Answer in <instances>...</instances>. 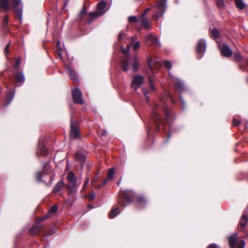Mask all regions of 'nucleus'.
I'll use <instances>...</instances> for the list:
<instances>
[{
  "instance_id": "f257e3e1",
  "label": "nucleus",
  "mask_w": 248,
  "mask_h": 248,
  "mask_svg": "<svg viewBox=\"0 0 248 248\" xmlns=\"http://www.w3.org/2000/svg\"><path fill=\"white\" fill-rule=\"evenodd\" d=\"M153 114L151 119L155 127V131H159L164 129L166 122L169 123L172 118V111L166 106L161 108L159 105L155 103L153 106Z\"/></svg>"
},
{
  "instance_id": "f03ea898",
  "label": "nucleus",
  "mask_w": 248,
  "mask_h": 248,
  "mask_svg": "<svg viewBox=\"0 0 248 248\" xmlns=\"http://www.w3.org/2000/svg\"><path fill=\"white\" fill-rule=\"evenodd\" d=\"M136 200L139 204H145L147 202L146 198L142 195H137L130 190H126L119 193L118 203L122 207H125Z\"/></svg>"
},
{
  "instance_id": "7ed1b4c3",
  "label": "nucleus",
  "mask_w": 248,
  "mask_h": 248,
  "mask_svg": "<svg viewBox=\"0 0 248 248\" xmlns=\"http://www.w3.org/2000/svg\"><path fill=\"white\" fill-rule=\"evenodd\" d=\"M104 14L103 12H91L87 14L86 7L83 4L82 9L78 14V20L80 24H90L94 19H97Z\"/></svg>"
},
{
  "instance_id": "20e7f679",
  "label": "nucleus",
  "mask_w": 248,
  "mask_h": 248,
  "mask_svg": "<svg viewBox=\"0 0 248 248\" xmlns=\"http://www.w3.org/2000/svg\"><path fill=\"white\" fill-rule=\"evenodd\" d=\"M79 124V122L72 116L70 120V135L73 139H77L80 138Z\"/></svg>"
},
{
  "instance_id": "39448f33",
  "label": "nucleus",
  "mask_w": 248,
  "mask_h": 248,
  "mask_svg": "<svg viewBox=\"0 0 248 248\" xmlns=\"http://www.w3.org/2000/svg\"><path fill=\"white\" fill-rule=\"evenodd\" d=\"M166 4V0H159L156 2L155 6L157 11L154 14V17L156 18V20L163 16L167 9Z\"/></svg>"
},
{
  "instance_id": "423d86ee",
  "label": "nucleus",
  "mask_w": 248,
  "mask_h": 248,
  "mask_svg": "<svg viewBox=\"0 0 248 248\" xmlns=\"http://www.w3.org/2000/svg\"><path fill=\"white\" fill-rule=\"evenodd\" d=\"M72 98L74 103L83 105L84 103L81 92L78 88H75L72 90Z\"/></svg>"
},
{
  "instance_id": "0eeeda50",
  "label": "nucleus",
  "mask_w": 248,
  "mask_h": 248,
  "mask_svg": "<svg viewBox=\"0 0 248 248\" xmlns=\"http://www.w3.org/2000/svg\"><path fill=\"white\" fill-rule=\"evenodd\" d=\"M107 182L108 180L107 178H104L102 180L98 174L95 175L91 180L92 186L96 189H100L102 186L106 185Z\"/></svg>"
},
{
  "instance_id": "6e6552de",
  "label": "nucleus",
  "mask_w": 248,
  "mask_h": 248,
  "mask_svg": "<svg viewBox=\"0 0 248 248\" xmlns=\"http://www.w3.org/2000/svg\"><path fill=\"white\" fill-rule=\"evenodd\" d=\"M21 2L20 0H12L11 8L13 9L14 13L16 14L17 17L20 22L22 21V10L19 7Z\"/></svg>"
},
{
  "instance_id": "1a4fd4ad",
  "label": "nucleus",
  "mask_w": 248,
  "mask_h": 248,
  "mask_svg": "<svg viewBox=\"0 0 248 248\" xmlns=\"http://www.w3.org/2000/svg\"><path fill=\"white\" fill-rule=\"evenodd\" d=\"M206 50V44L204 40H200L197 46L196 51L198 54L197 57L199 59H201L203 54L205 52Z\"/></svg>"
},
{
  "instance_id": "9d476101",
  "label": "nucleus",
  "mask_w": 248,
  "mask_h": 248,
  "mask_svg": "<svg viewBox=\"0 0 248 248\" xmlns=\"http://www.w3.org/2000/svg\"><path fill=\"white\" fill-rule=\"evenodd\" d=\"M144 78V77L140 75H136L131 83L132 88L136 90L138 88L140 87L143 83Z\"/></svg>"
},
{
  "instance_id": "9b49d317",
  "label": "nucleus",
  "mask_w": 248,
  "mask_h": 248,
  "mask_svg": "<svg viewBox=\"0 0 248 248\" xmlns=\"http://www.w3.org/2000/svg\"><path fill=\"white\" fill-rule=\"evenodd\" d=\"M75 159L80 164L81 168L83 169L86 159L85 154L82 151H78L75 155Z\"/></svg>"
},
{
  "instance_id": "f8f14e48",
  "label": "nucleus",
  "mask_w": 248,
  "mask_h": 248,
  "mask_svg": "<svg viewBox=\"0 0 248 248\" xmlns=\"http://www.w3.org/2000/svg\"><path fill=\"white\" fill-rule=\"evenodd\" d=\"M219 47L221 53L224 57H230L232 55V51L227 45L223 44Z\"/></svg>"
},
{
  "instance_id": "ddd939ff",
  "label": "nucleus",
  "mask_w": 248,
  "mask_h": 248,
  "mask_svg": "<svg viewBox=\"0 0 248 248\" xmlns=\"http://www.w3.org/2000/svg\"><path fill=\"white\" fill-rule=\"evenodd\" d=\"M146 41L147 43L150 45L155 46H160V44L157 38L149 34L146 37Z\"/></svg>"
},
{
  "instance_id": "4468645a",
  "label": "nucleus",
  "mask_w": 248,
  "mask_h": 248,
  "mask_svg": "<svg viewBox=\"0 0 248 248\" xmlns=\"http://www.w3.org/2000/svg\"><path fill=\"white\" fill-rule=\"evenodd\" d=\"M228 242L230 248H236L237 242V234H233L228 237Z\"/></svg>"
},
{
  "instance_id": "2eb2a0df",
  "label": "nucleus",
  "mask_w": 248,
  "mask_h": 248,
  "mask_svg": "<svg viewBox=\"0 0 248 248\" xmlns=\"http://www.w3.org/2000/svg\"><path fill=\"white\" fill-rule=\"evenodd\" d=\"M130 60L133 70L135 71L139 70L140 68V64L138 58L134 56L132 57Z\"/></svg>"
},
{
  "instance_id": "dca6fc26",
  "label": "nucleus",
  "mask_w": 248,
  "mask_h": 248,
  "mask_svg": "<svg viewBox=\"0 0 248 248\" xmlns=\"http://www.w3.org/2000/svg\"><path fill=\"white\" fill-rule=\"evenodd\" d=\"M15 96V91L13 90L8 91L5 95L6 100L5 102V106H8L14 99Z\"/></svg>"
},
{
  "instance_id": "f3484780",
  "label": "nucleus",
  "mask_w": 248,
  "mask_h": 248,
  "mask_svg": "<svg viewBox=\"0 0 248 248\" xmlns=\"http://www.w3.org/2000/svg\"><path fill=\"white\" fill-rule=\"evenodd\" d=\"M130 60L125 58L122 60L120 62V65L122 70L124 72H127L129 68Z\"/></svg>"
},
{
  "instance_id": "a211bd4d",
  "label": "nucleus",
  "mask_w": 248,
  "mask_h": 248,
  "mask_svg": "<svg viewBox=\"0 0 248 248\" xmlns=\"http://www.w3.org/2000/svg\"><path fill=\"white\" fill-rule=\"evenodd\" d=\"M11 8L9 0H0V10L8 11Z\"/></svg>"
},
{
  "instance_id": "6ab92c4d",
  "label": "nucleus",
  "mask_w": 248,
  "mask_h": 248,
  "mask_svg": "<svg viewBox=\"0 0 248 248\" xmlns=\"http://www.w3.org/2000/svg\"><path fill=\"white\" fill-rule=\"evenodd\" d=\"M42 229L43 226L41 225H35L30 229L29 233L31 235H35L42 231Z\"/></svg>"
},
{
  "instance_id": "aec40b11",
  "label": "nucleus",
  "mask_w": 248,
  "mask_h": 248,
  "mask_svg": "<svg viewBox=\"0 0 248 248\" xmlns=\"http://www.w3.org/2000/svg\"><path fill=\"white\" fill-rule=\"evenodd\" d=\"M48 149L42 144L39 143L38 146L37 155L41 156H46L47 155Z\"/></svg>"
},
{
  "instance_id": "412c9836",
  "label": "nucleus",
  "mask_w": 248,
  "mask_h": 248,
  "mask_svg": "<svg viewBox=\"0 0 248 248\" xmlns=\"http://www.w3.org/2000/svg\"><path fill=\"white\" fill-rule=\"evenodd\" d=\"M14 77L16 83H23L25 81V77L22 72L17 71Z\"/></svg>"
},
{
  "instance_id": "4be33fe9",
  "label": "nucleus",
  "mask_w": 248,
  "mask_h": 248,
  "mask_svg": "<svg viewBox=\"0 0 248 248\" xmlns=\"http://www.w3.org/2000/svg\"><path fill=\"white\" fill-rule=\"evenodd\" d=\"M66 187L68 191V195H71L74 194L77 189L76 182H69V183L66 186Z\"/></svg>"
},
{
  "instance_id": "5701e85b",
  "label": "nucleus",
  "mask_w": 248,
  "mask_h": 248,
  "mask_svg": "<svg viewBox=\"0 0 248 248\" xmlns=\"http://www.w3.org/2000/svg\"><path fill=\"white\" fill-rule=\"evenodd\" d=\"M67 71L70 77V78L73 80V82H77L78 81V78L75 72L70 67H67Z\"/></svg>"
},
{
  "instance_id": "b1692460",
  "label": "nucleus",
  "mask_w": 248,
  "mask_h": 248,
  "mask_svg": "<svg viewBox=\"0 0 248 248\" xmlns=\"http://www.w3.org/2000/svg\"><path fill=\"white\" fill-rule=\"evenodd\" d=\"M174 86L176 90L179 91H182L184 90V86L183 82L179 80H176L174 81Z\"/></svg>"
},
{
  "instance_id": "393cba45",
  "label": "nucleus",
  "mask_w": 248,
  "mask_h": 248,
  "mask_svg": "<svg viewBox=\"0 0 248 248\" xmlns=\"http://www.w3.org/2000/svg\"><path fill=\"white\" fill-rule=\"evenodd\" d=\"M65 185L62 181H59L54 186L53 192L56 193L59 192Z\"/></svg>"
},
{
  "instance_id": "a878e982",
  "label": "nucleus",
  "mask_w": 248,
  "mask_h": 248,
  "mask_svg": "<svg viewBox=\"0 0 248 248\" xmlns=\"http://www.w3.org/2000/svg\"><path fill=\"white\" fill-rule=\"evenodd\" d=\"M2 27L6 31H9V17L8 15H6L3 18Z\"/></svg>"
},
{
  "instance_id": "bb28decb",
  "label": "nucleus",
  "mask_w": 248,
  "mask_h": 248,
  "mask_svg": "<svg viewBox=\"0 0 248 248\" xmlns=\"http://www.w3.org/2000/svg\"><path fill=\"white\" fill-rule=\"evenodd\" d=\"M120 212L119 207L116 209L112 208L108 214V217L109 218H113L115 217Z\"/></svg>"
},
{
  "instance_id": "cd10ccee",
  "label": "nucleus",
  "mask_w": 248,
  "mask_h": 248,
  "mask_svg": "<svg viewBox=\"0 0 248 248\" xmlns=\"http://www.w3.org/2000/svg\"><path fill=\"white\" fill-rule=\"evenodd\" d=\"M233 59L234 61L236 62H240L244 60V57L238 52L233 53Z\"/></svg>"
},
{
  "instance_id": "c85d7f7f",
  "label": "nucleus",
  "mask_w": 248,
  "mask_h": 248,
  "mask_svg": "<svg viewBox=\"0 0 248 248\" xmlns=\"http://www.w3.org/2000/svg\"><path fill=\"white\" fill-rule=\"evenodd\" d=\"M67 179L69 182H77V179L76 176L72 171H70L67 174Z\"/></svg>"
},
{
  "instance_id": "c756f323",
  "label": "nucleus",
  "mask_w": 248,
  "mask_h": 248,
  "mask_svg": "<svg viewBox=\"0 0 248 248\" xmlns=\"http://www.w3.org/2000/svg\"><path fill=\"white\" fill-rule=\"evenodd\" d=\"M107 6V3L105 1H100L97 5V12H103L104 13H105L104 11L103 10Z\"/></svg>"
},
{
  "instance_id": "7c9ffc66",
  "label": "nucleus",
  "mask_w": 248,
  "mask_h": 248,
  "mask_svg": "<svg viewBox=\"0 0 248 248\" xmlns=\"http://www.w3.org/2000/svg\"><path fill=\"white\" fill-rule=\"evenodd\" d=\"M234 2L236 6L240 10H243L245 8V4L243 0H234Z\"/></svg>"
},
{
  "instance_id": "2f4dec72",
  "label": "nucleus",
  "mask_w": 248,
  "mask_h": 248,
  "mask_svg": "<svg viewBox=\"0 0 248 248\" xmlns=\"http://www.w3.org/2000/svg\"><path fill=\"white\" fill-rule=\"evenodd\" d=\"M211 35L215 39H217L220 36V33L217 29L214 28L212 29L211 31Z\"/></svg>"
},
{
  "instance_id": "473e14b6",
  "label": "nucleus",
  "mask_w": 248,
  "mask_h": 248,
  "mask_svg": "<svg viewBox=\"0 0 248 248\" xmlns=\"http://www.w3.org/2000/svg\"><path fill=\"white\" fill-rule=\"evenodd\" d=\"M141 20V23L142 26L145 28L146 30H148L149 29V22L147 19L146 18H140Z\"/></svg>"
},
{
  "instance_id": "72a5a7b5",
  "label": "nucleus",
  "mask_w": 248,
  "mask_h": 248,
  "mask_svg": "<svg viewBox=\"0 0 248 248\" xmlns=\"http://www.w3.org/2000/svg\"><path fill=\"white\" fill-rule=\"evenodd\" d=\"M20 62V59L19 58H17L15 62V63L13 65V68L16 71H17L18 70Z\"/></svg>"
},
{
  "instance_id": "f704fd0d",
  "label": "nucleus",
  "mask_w": 248,
  "mask_h": 248,
  "mask_svg": "<svg viewBox=\"0 0 248 248\" xmlns=\"http://www.w3.org/2000/svg\"><path fill=\"white\" fill-rule=\"evenodd\" d=\"M216 4L219 9H223L225 5L224 0H217Z\"/></svg>"
},
{
  "instance_id": "c9c22d12",
  "label": "nucleus",
  "mask_w": 248,
  "mask_h": 248,
  "mask_svg": "<svg viewBox=\"0 0 248 248\" xmlns=\"http://www.w3.org/2000/svg\"><path fill=\"white\" fill-rule=\"evenodd\" d=\"M115 173L114 168H110L108 170V178L111 180L113 178V175Z\"/></svg>"
},
{
  "instance_id": "e433bc0d",
  "label": "nucleus",
  "mask_w": 248,
  "mask_h": 248,
  "mask_svg": "<svg viewBox=\"0 0 248 248\" xmlns=\"http://www.w3.org/2000/svg\"><path fill=\"white\" fill-rule=\"evenodd\" d=\"M49 217H50L49 215L48 214V215H46L41 217H39L36 219V222L37 223H41V222H43L44 221H45V220H46V219L48 218Z\"/></svg>"
},
{
  "instance_id": "4c0bfd02",
  "label": "nucleus",
  "mask_w": 248,
  "mask_h": 248,
  "mask_svg": "<svg viewBox=\"0 0 248 248\" xmlns=\"http://www.w3.org/2000/svg\"><path fill=\"white\" fill-rule=\"evenodd\" d=\"M164 65L165 68L167 69H170L172 67L171 62L168 60H166L164 62Z\"/></svg>"
},
{
  "instance_id": "58836bf2",
  "label": "nucleus",
  "mask_w": 248,
  "mask_h": 248,
  "mask_svg": "<svg viewBox=\"0 0 248 248\" xmlns=\"http://www.w3.org/2000/svg\"><path fill=\"white\" fill-rule=\"evenodd\" d=\"M58 207L56 204H53L49 209V212L51 214H54L57 211Z\"/></svg>"
},
{
  "instance_id": "ea45409f",
  "label": "nucleus",
  "mask_w": 248,
  "mask_h": 248,
  "mask_svg": "<svg viewBox=\"0 0 248 248\" xmlns=\"http://www.w3.org/2000/svg\"><path fill=\"white\" fill-rule=\"evenodd\" d=\"M149 81L150 84V87L153 91H155V88L154 85L153 80L152 79V78L150 77H149Z\"/></svg>"
},
{
  "instance_id": "a19ab883",
  "label": "nucleus",
  "mask_w": 248,
  "mask_h": 248,
  "mask_svg": "<svg viewBox=\"0 0 248 248\" xmlns=\"http://www.w3.org/2000/svg\"><path fill=\"white\" fill-rule=\"evenodd\" d=\"M11 42L9 41V43L6 45L4 49V53L5 55H7L9 53V49L10 47Z\"/></svg>"
},
{
  "instance_id": "79ce46f5",
  "label": "nucleus",
  "mask_w": 248,
  "mask_h": 248,
  "mask_svg": "<svg viewBox=\"0 0 248 248\" xmlns=\"http://www.w3.org/2000/svg\"><path fill=\"white\" fill-rule=\"evenodd\" d=\"M35 179L37 181L42 182V173L41 172H37L35 174Z\"/></svg>"
},
{
  "instance_id": "37998d69",
  "label": "nucleus",
  "mask_w": 248,
  "mask_h": 248,
  "mask_svg": "<svg viewBox=\"0 0 248 248\" xmlns=\"http://www.w3.org/2000/svg\"><path fill=\"white\" fill-rule=\"evenodd\" d=\"M232 123L233 125L234 126H238L241 124V121L239 120L236 118L233 119Z\"/></svg>"
},
{
  "instance_id": "c03bdc74",
  "label": "nucleus",
  "mask_w": 248,
  "mask_h": 248,
  "mask_svg": "<svg viewBox=\"0 0 248 248\" xmlns=\"http://www.w3.org/2000/svg\"><path fill=\"white\" fill-rule=\"evenodd\" d=\"M128 21L130 23H135L138 21V19L135 16H130L128 17Z\"/></svg>"
},
{
  "instance_id": "a18cd8bd",
  "label": "nucleus",
  "mask_w": 248,
  "mask_h": 248,
  "mask_svg": "<svg viewBox=\"0 0 248 248\" xmlns=\"http://www.w3.org/2000/svg\"><path fill=\"white\" fill-rule=\"evenodd\" d=\"M245 246V242L244 240H241L239 241L237 248H244Z\"/></svg>"
},
{
  "instance_id": "49530a36",
  "label": "nucleus",
  "mask_w": 248,
  "mask_h": 248,
  "mask_svg": "<svg viewBox=\"0 0 248 248\" xmlns=\"http://www.w3.org/2000/svg\"><path fill=\"white\" fill-rule=\"evenodd\" d=\"M133 49L134 50H136L140 48V42L139 41H137V42L134 43L133 44Z\"/></svg>"
},
{
  "instance_id": "de8ad7c7",
  "label": "nucleus",
  "mask_w": 248,
  "mask_h": 248,
  "mask_svg": "<svg viewBox=\"0 0 248 248\" xmlns=\"http://www.w3.org/2000/svg\"><path fill=\"white\" fill-rule=\"evenodd\" d=\"M89 182V178L88 177H86L85 181L84 183L83 187H82V190H84L86 188L87 185Z\"/></svg>"
},
{
  "instance_id": "09e8293b",
  "label": "nucleus",
  "mask_w": 248,
  "mask_h": 248,
  "mask_svg": "<svg viewBox=\"0 0 248 248\" xmlns=\"http://www.w3.org/2000/svg\"><path fill=\"white\" fill-rule=\"evenodd\" d=\"M151 9V8H148L142 13L141 16L140 17V18H143L144 17L146 16L148 12H149Z\"/></svg>"
},
{
  "instance_id": "8fccbe9b",
  "label": "nucleus",
  "mask_w": 248,
  "mask_h": 248,
  "mask_svg": "<svg viewBox=\"0 0 248 248\" xmlns=\"http://www.w3.org/2000/svg\"><path fill=\"white\" fill-rule=\"evenodd\" d=\"M95 198V194L93 192H92L88 195V198L89 201H92Z\"/></svg>"
},
{
  "instance_id": "3c124183",
  "label": "nucleus",
  "mask_w": 248,
  "mask_h": 248,
  "mask_svg": "<svg viewBox=\"0 0 248 248\" xmlns=\"http://www.w3.org/2000/svg\"><path fill=\"white\" fill-rule=\"evenodd\" d=\"M207 248H219V247L216 244L213 243L209 245Z\"/></svg>"
},
{
  "instance_id": "603ef678",
  "label": "nucleus",
  "mask_w": 248,
  "mask_h": 248,
  "mask_svg": "<svg viewBox=\"0 0 248 248\" xmlns=\"http://www.w3.org/2000/svg\"><path fill=\"white\" fill-rule=\"evenodd\" d=\"M247 224V222L246 221L240 220V225L242 228H244Z\"/></svg>"
},
{
  "instance_id": "864d4df0",
  "label": "nucleus",
  "mask_w": 248,
  "mask_h": 248,
  "mask_svg": "<svg viewBox=\"0 0 248 248\" xmlns=\"http://www.w3.org/2000/svg\"><path fill=\"white\" fill-rule=\"evenodd\" d=\"M48 164H49V162H47L44 163V164L43 170L45 172H46V170L47 169V165H48Z\"/></svg>"
},
{
  "instance_id": "5fc2aeb1",
  "label": "nucleus",
  "mask_w": 248,
  "mask_h": 248,
  "mask_svg": "<svg viewBox=\"0 0 248 248\" xmlns=\"http://www.w3.org/2000/svg\"><path fill=\"white\" fill-rule=\"evenodd\" d=\"M240 220L246 221L247 222L248 221V217L246 215H243Z\"/></svg>"
},
{
  "instance_id": "6e6d98bb",
  "label": "nucleus",
  "mask_w": 248,
  "mask_h": 248,
  "mask_svg": "<svg viewBox=\"0 0 248 248\" xmlns=\"http://www.w3.org/2000/svg\"><path fill=\"white\" fill-rule=\"evenodd\" d=\"M123 35L124 33L121 31L119 33V36H118V40L121 41L123 39Z\"/></svg>"
},
{
  "instance_id": "4d7b16f0",
  "label": "nucleus",
  "mask_w": 248,
  "mask_h": 248,
  "mask_svg": "<svg viewBox=\"0 0 248 248\" xmlns=\"http://www.w3.org/2000/svg\"><path fill=\"white\" fill-rule=\"evenodd\" d=\"M142 92L144 96H146L149 93V91L146 89H142Z\"/></svg>"
},
{
  "instance_id": "13d9d810",
  "label": "nucleus",
  "mask_w": 248,
  "mask_h": 248,
  "mask_svg": "<svg viewBox=\"0 0 248 248\" xmlns=\"http://www.w3.org/2000/svg\"><path fill=\"white\" fill-rule=\"evenodd\" d=\"M145 98H146V101H147V102H149V97H148V95H146V96H145Z\"/></svg>"
},
{
  "instance_id": "bf43d9fd",
  "label": "nucleus",
  "mask_w": 248,
  "mask_h": 248,
  "mask_svg": "<svg viewBox=\"0 0 248 248\" xmlns=\"http://www.w3.org/2000/svg\"><path fill=\"white\" fill-rule=\"evenodd\" d=\"M248 64V58H244V60Z\"/></svg>"
},
{
  "instance_id": "052dcab7",
  "label": "nucleus",
  "mask_w": 248,
  "mask_h": 248,
  "mask_svg": "<svg viewBox=\"0 0 248 248\" xmlns=\"http://www.w3.org/2000/svg\"><path fill=\"white\" fill-rule=\"evenodd\" d=\"M89 207H90L91 209H92V208H93V206L92 205H91V204H89Z\"/></svg>"
},
{
  "instance_id": "680f3d73",
  "label": "nucleus",
  "mask_w": 248,
  "mask_h": 248,
  "mask_svg": "<svg viewBox=\"0 0 248 248\" xmlns=\"http://www.w3.org/2000/svg\"><path fill=\"white\" fill-rule=\"evenodd\" d=\"M148 65H149V67L151 68V65L150 62H149V61H148Z\"/></svg>"
},
{
  "instance_id": "e2e57ef3",
  "label": "nucleus",
  "mask_w": 248,
  "mask_h": 248,
  "mask_svg": "<svg viewBox=\"0 0 248 248\" xmlns=\"http://www.w3.org/2000/svg\"><path fill=\"white\" fill-rule=\"evenodd\" d=\"M239 68H240V69H242L243 68V67L241 64H240L239 65Z\"/></svg>"
},
{
  "instance_id": "0e129e2a",
  "label": "nucleus",
  "mask_w": 248,
  "mask_h": 248,
  "mask_svg": "<svg viewBox=\"0 0 248 248\" xmlns=\"http://www.w3.org/2000/svg\"><path fill=\"white\" fill-rule=\"evenodd\" d=\"M122 52H123L124 53H125V50H124L123 48L122 49Z\"/></svg>"
},
{
  "instance_id": "69168bd1",
  "label": "nucleus",
  "mask_w": 248,
  "mask_h": 248,
  "mask_svg": "<svg viewBox=\"0 0 248 248\" xmlns=\"http://www.w3.org/2000/svg\"><path fill=\"white\" fill-rule=\"evenodd\" d=\"M102 134L105 135L106 134V132H103Z\"/></svg>"
},
{
  "instance_id": "338daca9",
  "label": "nucleus",
  "mask_w": 248,
  "mask_h": 248,
  "mask_svg": "<svg viewBox=\"0 0 248 248\" xmlns=\"http://www.w3.org/2000/svg\"><path fill=\"white\" fill-rule=\"evenodd\" d=\"M2 74H3V72H1L0 73V75H2Z\"/></svg>"
},
{
  "instance_id": "774afa93",
  "label": "nucleus",
  "mask_w": 248,
  "mask_h": 248,
  "mask_svg": "<svg viewBox=\"0 0 248 248\" xmlns=\"http://www.w3.org/2000/svg\"><path fill=\"white\" fill-rule=\"evenodd\" d=\"M169 135H168V139L169 138Z\"/></svg>"
}]
</instances>
